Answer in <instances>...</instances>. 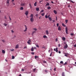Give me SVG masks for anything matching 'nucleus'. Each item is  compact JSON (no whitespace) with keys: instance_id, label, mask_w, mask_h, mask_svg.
Listing matches in <instances>:
<instances>
[{"instance_id":"45","label":"nucleus","mask_w":76,"mask_h":76,"mask_svg":"<svg viewBox=\"0 0 76 76\" xmlns=\"http://www.w3.org/2000/svg\"><path fill=\"white\" fill-rule=\"evenodd\" d=\"M38 15L37 14L36 15V17H38Z\"/></svg>"},{"instance_id":"52","label":"nucleus","mask_w":76,"mask_h":76,"mask_svg":"<svg viewBox=\"0 0 76 76\" xmlns=\"http://www.w3.org/2000/svg\"><path fill=\"white\" fill-rule=\"evenodd\" d=\"M11 32L12 33H13L14 32V31H13V30H12L11 31Z\"/></svg>"},{"instance_id":"50","label":"nucleus","mask_w":76,"mask_h":76,"mask_svg":"<svg viewBox=\"0 0 76 76\" xmlns=\"http://www.w3.org/2000/svg\"><path fill=\"white\" fill-rule=\"evenodd\" d=\"M67 64V62H66L64 64V65H66Z\"/></svg>"},{"instance_id":"8","label":"nucleus","mask_w":76,"mask_h":76,"mask_svg":"<svg viewBox=\"0 0 76 76\" xmlns=\"http://www.w3.org/2000/svg\"><path fill=\"white\" fill-rule=\"evenodd\" d=\"M31 40H29L27 42V43L29 45H30V44H31Z\"/></svg>"},{"instance_id":"26","label":"nucleus","mask_w":76,"mask_h":76,"mask_svg":"<svg viewBox=\"0 0 76 76\" xmlns=\"http://www.w3.org/2000/svg\"><path fill=\"white\" fill-rule=\"evenodd\" d=\"M43 38H47V36L45 35L43 36Z\"/></svg>"},{"instance_id":"34","label":"nucleus","mask_w":76,"mask_h":76,"mask_svg":"<svg viewBox=\"0 0 76 76\" xmlns=\"http://www.w3.org/2000/svg\"><path fill=\"white\" fill-rule=\"evenodd\" d=\"M30 17H31V18H33V14H31V15Z\"/></svg>"},{"instance_id":"33","label":"nucleus","mask_w":76,"mask_h":76,"mask_svg":"<svg viewBox=\"0 0 76 76\" xmlns=\"http://www.w3.org/2000/svg\"><path fill=\"white\" fill-rule=\"evenodd\" d=\"M12 59H14V58H15V56H12Z\"/></svg>"},{"instance_id":"55","label":"nucleus","mask_w":76,"mask_h":76,"mask_svg":"<svg viewBox=\"0 0 76 76\" xmlns=\"http://www.w3.org/2000/svg\"><path fill=\"white\" fill-rule=\"evenodd\" d=\"M4 18L5 19H7V18L6 17V16H4Z\"/></svg>"},{"instance_id":"54","label":"nucleus","mask_w":76,"mask_h":76,"mask_svg":"<svg viewBox=\"0 0 76 76\" xmlns=\"http://www.w3.org/2000/svg\"><path fill=\"white\" fill-rule=\"evenodd\" d=\"M9 18L10 20H11V18H10V16L9 17Z\"/></svg>"},{"instance_id":"41","label":"nucleus","mask_w":76,"mask_h":76,"mask_svg":"<svg viewBox=\"0 0 76 76\" xmlns=\"http://www.w3.org/2000/svg\"><path fill=\"white\" fill-rule=\"evenodd\" d=\"M44 63H47V62L45 61H43Z\"/></svg>"},{"instance_id":"53","label":"nucleus","mask_w":76,"mask_h":76,"mask_svg":"<svg viewBox=\"0 0 76 76\" xmlns=\"http://www.w3.org/2000/svg\"><path fill=\"white\" fill-rule=\"evenodd\" d=\"M2 42H5L4 40H2Z\"/></svg>"},{"instance_id":"25","label":"nucleus","mask_w":76,"mask_h":76,"mask_svg":"<svg viewBox=\"0 0 76 76\" xmlns=\"http://www.w3.org/2000/svg\"><path fill=\"white\" fill-rule=\"evenodd\" d=\"M31 51H34V48L32 47L31 49Z\"/></svg>"},{"instance_id":"13","label":"nucleus","mask_w":76,"mask_h":76,"mask_svg":"<svg viewBox=\"0 0 76 76\" xmlns=\"http://www.w3.org/2000/svg\"><path fill=\"white\" fill-rule=\"evenodd\" d=\"M19 48V45H16L15 48Z\"/></svg>"},{"instance_id":"29","label":"nucleus","mask_w":76,"mask_h":76,"mask_svg":"<svg viewBox=\"0 0 76 76\" xmlns=\"http://www.w3.org/2000/svg\"><path fill=\"white\" fill-rule=\"evenodd\" d=\"M39 3H40V4H42V1H40Z\"/></svg>"},{"instance_id":"28","label":"nucleus","mask_w":76,"mask_h":76,"mask_svg":"<svg viewBox=\"0 0 76 76\" xmlns=\"http://www.w3.org/2000/svg\"><path fill=\"white\" fill-rule=\"evenodd\" d=\"M60 63H61V64H63V62L62 61H60Z\"/></svg>"},{"instance_id":"46","label":"nucleus","mask_w":76,"mask_h":76,"mask_svg":"<svg viewBox=\"0 0 76 76\" xmlns=\"http://www.w3.org/2000/svg\"><path fill=\"white\" fill-rule=\"evenodd\" d=\"M36 47H38V48H39V46L38 45H36Z\"/></svg>"},{"instance_id":"44","label":"nucleus","mask_w":76,"mask_h":76,"mask_svg":"<svg viewBox=\"0 0 76 76\" xmlns=\"http://www.w3.org/2000/svg\"><path fill=\"white\" fill-rule=\"evenodd\" d=\"M55 41H56V42H57V41H58V39H57V38H56V39Z\"/></svg>"},{"instance_id":"30","label":"nucleus","mask_w":76,"mask_h":76,"mask_svg":"<svg viewBox=\"0 0 76 76\" xmlns=\"http://www.w3.org/2000/svg\"><path fill=\"white\" fill-rule=\"evenodd\" d=\"M37 69L36 68H34V69H33V71L34 72H35V71H36V69Z\"/></svg>"},{"instance_id":"40","label":"nucleus","mask_w":76,"mask_h":76,"mask_svg":"<svg viewBox=\"0 0 76 76\" xmlns=\"http://www.w3.org/2000/svg\"><path fill=\"white\" fill-rule=\"evenodd\" d=\"M59 25V24H58V23H57V24H56V26H57V27Z\"/></svg>"},{"instance_id":"39","label":"nucleus","mask_w":76,"mask_h":76,"mask_svg":"<svg viewBox=\"0 0 76 76\" xmlns=\"http://www.w3.org/2000/svg\"><path fill=\"white\" fill-rule=\"evenodd\" d=\"M10 51H14V49H11L10 50Z\"/></svg>"},{"instance_id":"12","label":"nucleus","mask_w":76,"mask_h":76,"mask_svg":"<svg viewBox=\"0 0 76 76\" xmlns=\"http://www.w3.org/2000/svg\"><path fill=\"white\" fill-rule=\"evenodd\" d=\"M62 39L63 41H65L66 40V38L64 37H63L62 38Z\"/></svg>"},{"instance_id":"19","label":"nucleus","mask_w":76,"mask_h":76,"mask_svg":"<svg viewBox=\"0 0 76 76\" xmlns=\"http://www.w3.org/2000/svg\"><path fill=\"white\" fill-rule=\"evenodd\" d=\"M3 25H4V26H7V24H6L5 23H4L3 24Z\"/></svg>"},{"instance_id":"9","label":"nucleus","mask_w":76,"mask_h":76,"mask_svg":"<svg viewBox=\"0 0 76 76\" xmlns=\"http://www.w3.org/2000/svg\"><path fill=\"white\" fill-rule=\"evenodd\" d=\"M25 29L24 30V32H26V31H27V27H26V26L25 25Z\"/></svg>"},{"instance_id":"3","label":"nucleus","mask_w":76,"mask_h":76,"mask_svg":"<svg viewBox=\"0 0 76 76\" xmlns=\"http://www.w3.org/2000/svg\"><path fill=\"white\" fill-rule=\"evenodd\" d=\"M30 20L31 22H34V20L33 17H31L30 19Z\"/></svg>"},{"instance_id":"60","label":"nucleus","mask_w":76,"mask_h":76,"mask_svg":"<svg viewBox=\"0 0 76 76\" xmlns=\"http://www.w3.org/2000/svg\"><path fill=\"white\" fill-rule=\"evenodd\" d=\"M39 19L41 18V17L40 16L39 17Z\"/></svg>"},{"instance_id":"22","label":"nucleus","mask_w":76,"mask_h":76,"mask_svg":"<svg viewBox=\"0 0 76 76\" xmlns=\"http://www.w3.org/2000/svg\"><path fill=\"white\" fill-rule=\"evenodd\" d=\"M62 25L63 26H64V27H66V25H64V23H62Z\"/></svg>"},{"instance_id":"1","label":"nucleus","mask_w":76,"mask_h":76,"mask_svg":"<svg viewBox=\"0 0 76 76\" xmlns=\"http://www.w3.org/2000/svg\"><path fill=\"white\" fill-rule=\"evenodd\" d=\"M26 4L25 3H21L20 4V5L21 6H24Z\"/></svg>"},{"instance_id":"43","label":"nucleus","mask_w":76,"mask_h":76,"mask_svg":"<svg viewBox=\"0 0 76 76\" xmlns=\"http://www.w3.org/2000/svg\"><path fill=\"white\" fill-rule=\"evenodd\" d=\"M42 16H44V13H43L42 14Z\"/></svg>"},{"instance_id":"37","label":"nucleus","mask_w":76,"mask_h":76,"mask_svg":"<svg viewBox=\"0 0 76 76\" xmlns=\"http://www.w3.org/2000/svg\"><path fill=\"white\" fill-rule=\"evenodd\" d=\"M37 57H38V56H35V58L36 59V58H37Z\"/></svg>"},{"instance_id":"49","label":"nucleus","mask_w":76,"mask_h":76,"mask_svg":"<svg viewBox=\"0 0 76 76\" xmlns=\"http://www.w3.org/2000/svg\"><path fill=\"white\" fill-rule=\"evenodd\" d=\"M26 48H27V47H26V46L24 47V49H25Z\"/></svg>"},{"instance_id":"24","label":"nucleus","mask_w":76,"mask_h":76,"mask_svg":"<svg viewBox=\"0 0 76 76\" xmlns=\"http://www.w3.org/2000/svg\"><path fill=\"white\" fill-rule=\"evenodd\" d=\"M2 53H3V54H4L5 53V51L4 50H2Z\"/></svg>"},{"instance_id":"47","label":"nucleus","mask_w":76,"mask_h":76,"mask_svg":"<svg viewBox=\"0 0 76 76\" xmlns=\"http://www.w3.org/2000/svg\"><path fill=\"white\" fill-rule=\"evenodd\" d=\"M70 1H71V2H72V3H75V2L73 1H72L71 0Z\"/></svg>"},{"instance_id":"7","label":"nucleus","mask_w":76,"mask_h":76,"mask_svg":"<svg viewBox=\"0 0 76 76\" xmlns=\"http://www.w3.org/2000/svg\"><path fill=\"white\" fill-rule=\"evenodd\" d=\"M58 31H61V27H60V26H59L58 28Z\"/></svg>"},{"instance_id":"18","label":"nucleus","mask_w":76,"mask_h":76,"mask_svg":"<svg viewBox=\"0 0 76 76\" xmlns=\"http://www.w3.org/2000/svg\"><path fill=\"white\" fill-rule=\"evenodd\" d=\"M54 13H55V14H56L57 13V11H56L54 10Z\"/></svg>"},{"instance_id":"48","label":"nucleus","mask_w":76,"mask_h":76,"mask_svg":"<svg viewBox=\"0 0 76 76\" xmlns=\"http://www.w3.org/2000/svg\"><path fill=\"white\" fill-rule=\"evenodd\" d=\"M24 70L23 69H22L21 70V71L22 72H23V71H24Z\"/></svg>"},{"instance_id":"23","label":"nucleus","mask_w":76,"mask_h":76,"mask_svg":"<svg viewBox=\"0 0 76 76\" xmlns=\"http://www.w3.org/2000/svg\"><path fill=\"white\" fill-rule=\"evenodd\" d=\"M20 10H23V7H21L20 8Z\"/></svg>"},{"instance_id":"42","label":"nucleus","mask_w":76,"mask_h":76,"mask_svg":"<svg viewBox=\"0 0 76 76\" xmlns=\"http://www.w3.org/2000/svg\"><path fill=\"white\" fill-rule=\"evenodd\" d=\"M45 72H46V73H47L48 72V70H45Z\"/></svg>"},{"instance_id":"32","label":"nucleus","mask_w":76,"mask_h":76,"mask_svg":"<svg viewBox=\"0 0 76 76\" xmlns=\"http://www.w3.org/2000/svg\"><path fill=\"white\" fill-rule=\"evenodd\" d=\"M40 13H42V12H44V10H42L40 11Z\"/></svg>"},{"instance_id":"17","label":"nucleus","mask_w":76,"mask_h":76,"mask_svg":"<svg viewBox=\"0 0 76 76\" xmlns=\"http://www.w3.org/2000/svg\"><path fill=\"white\" fill-rule=\"evenodd\" d=\"M46 6H50V4L49 3H47V4H46L45 7H46Z\"/></svg>"},{"instance_id":"20","label":"nucleus","mask_w":76,"mask_h":76,"mask_svg":"<svg viewBox=\"0 0 76 76\" xmlns=\"http://www.w3.org/2000/svg\"><path fill=\"white\" fill-rule=\"evenodd\" d=\"M49 19L50 21H51L52 20V19H51V18H50V17H49Z\"/></svg>"},{"instance_id":"56","label":"nucleus","mask_w":76,"mask_h":76,"mask_svg":"<svg viewBox=\"0 0 76 76\" xmlns=\"http://www.w3.org/2000/svg\"><path fill=\"white\" fill-rule=\"evenodd\" d=\"M51 55H52V52H51L50 55V56H51Z\"/></svg>"},{"instance_id":"38","label":"nucleus","mask_w":76,"mask_h":76,"mask_svg":"<svg viewBox=\"0 0 76 76\" xmlns=\"http://www.w3.org/2000/svg\"><path fill=\"white\" fill-rule=\"evenodd\" d=\"M35 32H36V31H35L33 32L32 34H35Z\"/></svg>"},{"instance_id":"35","label":"nucleus","mask_w":76,"mask_h":76,"mask_svg":"<svg viewBox=\"0 0 76 76\" xmlns=\"http://www.w3.org/2000/svg\"><path fill=\"white\" fill-rule=\"evenodd\" d=\"M65 22H66V23H67V22H68V20H65Z\"/></svg>"},{"instance_id":"4","label":"nucleus","mask_w":76,"mask_h":76,"mask_svg":"<svg viewBox=\"0 0 76 76\" xmlns=\"http://www.w3.org/2000/svg\"><path fill=\"white\" fill-rule=\"evenodd\" d=\"M54 51H56V53H58V48H56V49L54 48Z\"/></svg>"},{"instance_id":"10","label":"nucleus","mask_w":76,"mask_h":76,"mask_svg":"<svg viewBox=\"0 0 76 76\" xmlns=\"http://www.w3.org/2000/svg\"><path fill=\"white\" fill-rule=\"evenodd\" d=\"M28 11H26L25 12V15H26V16H28Z\"/></svg>"},{"instance_id":"15","label":"nucleus","mask_w":76,"mask_h":76,"mask_svg":"<svg viewBox=\"0 0 76 76\" xmlns=\"http://www.w3.org/2000/svg\"><path fill=\"white\" fill-rule=\"evenodd\" d=\"M10 0H7V4H9V1Z\"/></svg>"},{"instance_id":"57","label":"nucleus","mask_w":76,"mask_h":76,"mask_svg":"<svg viewBox=\"0 0 76 76\" xmlns=\"http://www.w3.org/2000/svg\"><path fill=\"white\" fill-rule=\"evenodd\" d=\"M71 35H72V36L73 35V33L71 34Z\"/></svg>"},{"instance_id":"6","label":"nucleus","mask_w":76,"mask_h":76,"mask_svg":"<svg viewBox=\"0 0 76 76\" xmlns=\"http://www.w3.org/2000/svg\"><path fill=\"white\" fill-rule=\"evenodd\" d=\"M64 54H65L64 55V56H65L66 57H67V56H69V53H64Z\"/></svg>"},{"instance_id":"58","label":"nucleus","mask_w":76,"mask_h":76,"mask_svg":"<svg viewBox=\"0 0 76 76\" xmlns=\"http://www.w3.org/2000/svg\"><path fill=\"white\" fill-rule=\"evenodd\" d=\"M58 46L59 47H60V44H59L58 45Z\"/></svg>"},{"instance_id":"2","label":"nucleus","mask_w":76,"mask_h":76,"mask_svg":"<svg viewBox=\"0 0 76 76\" xmlns=\"http://www.w3.org/2000/svg\"><path fill=\"white\" fill-rule=\"evenodd\" d=\"M67 47H68V45H67V44H66L64 46V49H67Z\"/></svg>"},{"instance_id":"21","label":"nucleus","mask_w":76,"mask_h":76,"mask_svg":"<svg viewBox=\"0 0 76 76\" xmlns=\"http://www.w3.org/2000/svg\"><path fill=\"white\" fill-rule=\"evenodd\" d=\"M37 2H35V3L34 4V6H37Z\"/></svg>"},{"instance_id":"51","label":"nucleus","mask_w":76,"mask_h":76,"mask_svg":"<svg viewBox=\"0 0 76 76\" xmlns=\"http://www.w3.org/2000/svg\"><path fill=\"white\" fill-rule=\"evenodd\" d=\"M33 29H34V30H35V31H36L37 30V29L36 28H34Z\"/></svg>"},{"instance_id":"5","label":"nucleus","mask_w":76,"mask_h":76,"mask_svg":"<svg viewBox=\"0 0 76 76\" xmlns=\"http://www.w3.org/2000/svg\"><path fill=\"white\" fill-rule=\"evenodd\" d=\"M66 34H68V30H67V27H66L65 28Z\"/></svg>"},{"instance_id":"62","label":"nucleus","mask_w":76,"mask_h":76,"mask_svg":"<svg viewBox=\"0 0 76 76\" xmlns=\"http://www.w3.org/2000/svg\"><path fill=\"white\" fill-rule=\"evenodd\" d=\"M48 59L49 60H51V58L50 57L48 58Z\"/></svg>"},{"instance_id":"64","label":"nucleus","mask_w":76,"mask_h":76,"mask_svg":"<svg viewBox=\"0 0 76 76\" xmlns=\"http://www.w3.org/2000/svg\"><path fill=\"white\" fill-rule=\"evenodd\" d=\"M51 3H52V4L54 3V2H53L52 1L51 2Z\"/></svg>"},{"instance_id":"36","label":"nucleus","mask_w":76,"mask_h":76,"mask_svg":"<svg viewBox=\"0 0 76 76\" xmlns=\"http://www.w3.org/2000/svg\"><path fill=\"white\" fill-rule=\"evenodd\" d=\"M31 54H32V55H34V53L33 52H32L31 53Z\"/></svg>"},{"instance_id":"59","label":"nucleus","mask_w":76,"mask_h":76,"mask_svg":"<svg viewBox=\"0 0 76 76\" xmlns=\"http://www.w3.org/2000/svg\"><path fill=\"white\" fill-rule=\"evenodd\" d=\"M58 53H59V54H60V53H61V51H58Z\"/></svg>"},{"instance_id":"27","label":"nucleus","mask_w":76,"mask_h":76,"mask_svg":"<svg viewBox=\"0 0 76 76\" xmlns=\"http://www.w3.org/2000/svg\"><path fill=\"white\" fill-rule=\"evenodd\" d=\"M47 9L48 10H49V9H51V7L49 6L47 7Z\"/></svg>"},{"instance_id":"61","label":"nucleus","mask_w":76,"mask_h":76,"mask_svg":"<svg viewBox=\"0 0 76 76\" xmlns=\"http://www.w3.org/2000/svg\"><path fill=\"white\" fill-rule=\"evenodd\" d=\"M74 47H76V44L74 45Z\"/></svg>"},{"instance_id":"14","label":"nucleus","mask_w":76,"mask_h":76,"mask_svg":"<svg viewBox=\"0 0 76 76\" xmlns=\"http://www.w3.org/2000/svg\"><path fill=\"white\" fill-rule=\"evenodd\" d=\"M36 11H38L39 10V8H36Z\"/></svg>"},{"instance_id":"31","label":"nucleus","mask_w":76,"mask_h":76,"mask_svg":"<svg viewBox=\"0 0 76 76\" xmlns=\"http://www.w3.org/2000/svg\"><path fill=\"white\" fill-rule=\"evenodd\" d=\"M45 17L46 19H47V18H48V16L46 15L45 16Z\"/></svg>"},{"instance_id":"63","label":"nucleus","mask_w":76,"mask_h":76,"mask_svg":"<svg viewBox=\"0 0 76 76\" xmlns=\"http://www.w3.org/2000/svg\"><path fill=\"white\" fill-rule=\"evenodd\" d=\"M15 1V0H12V2H13V1Z\"/></svg>"},{"instance_id":"11","label":"nucleus","mask_w":76,"mask_h":76,"mask_svg":"<svg viewBox=\"0 0 76 76\" xmlns=\"http://www.w3.org/2000/svg\"><path fill=\"white\" fill-rule=\"evenodd\" d=\"M46 33L47 35H48V34H49V32H48V30H46Z\"/></svg>"},{"instance_id":"16","label":"nucleus","mask_w":76,"mask_h":76,"mask_svg":"<svg viewBox=\"0 0 76 76\" xmlns=\"http://www.w3.org/2000/svg\"><path fill=\"white\" fill-rule=\"evenodd\" d=\"M29 7H30V8L31 9H32V5H31V4H29Z\"/></svg>"}]
</instances>
